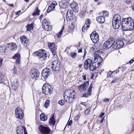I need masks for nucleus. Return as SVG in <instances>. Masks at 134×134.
Segmentation results:
<instances>
[{
  "mask_svg": "<svg viewBox=\"0 0 134 134\" xmlns=\"http://www.w3.org/2000/svg\"><path fill=\"white\" fill-rule=\"evenodd\" d=\"M65 103V102L64 100H60L58 102V103L61 105H64Z\"/></svg>",
  "mask_w": 134,
  "mask_h": 134,
  "instance_id": "obj_47",
  "label": "nucleus"
},
{
  "mask_svg": "<svg viewBox=\"0 0 134 134\" xmlns=\"http://www.w3.org/2000/svg\"><path fill=\"white\" fill-rule=\"evenodd\" d=\"M78 53H80L82 52V49H79L78 51Z\"/></svg>",
  "mask_w": 134,
  "mask_h": 134,
  "instance_id": "obj_59",
  "label": "nucleus"
},
{
  "mask_svg": "<svg viewBox=\"0 0 134 134\" xmlns=\"http://www.w3.org/2000/svg\"><path fill=\"white\" fill-rule=\"evenodd\" d=\"M118 79L116 77H115L114 78L113 80L111 81V83H116L118 82Z\"/></svg>",
  "mask_w": 134,
  "mask_h": 134,
  "instance_id": "obj_45",
  "label": "nucleus"
},
{
  "mask_svg": "<svg viewBox=\"0 0 134 134\" xmlns=\"http://www.w3.org/2000/svg\"><path fill=\"white\" fill-rule=\"evenodd\" d=\"M51 68L54 71L59 70L60 68V63L58 60H54L52 62Z\"/></svg>",
  "mask_w": 134,
  "mask_h": 134,
  "instance_id": "obj_8",
  "label": "nucleus"
},
{
  "mask_svg": "<svg viewBox=\"0 0 134 134\" xmlns=\"http://www.w3.org/2000/svg\"><path fill=\"white\" fill-rule=\"evenodd\" d=\"M96 44H94L92 47H91L90 49V51L91 52H93L94 51H95L96 49L97 48L96 46Z\"/></svg>",
  "mask_w": 134,
  "mask_h": 134,
  "instance_id": "obj_36",
  "label": "nucleus"
},
{
  "mask_svg": "<svg viewBox=\"0 0 134 134\" xmlns=\"http://www.w3.org/2000/svg\"><path fill=\"white\" fill-rule=\"evenodd\" d=\"M0 77L1 81H2L3 79L4 75L1 72H0Z\"/></svg>",
  "mask_w": 134,
  "mask_h": 134,
  "instance_id": "obj_48",
  "label": "nucleus"
},
{
  "mask_svg": "<svg viewBox=\"0 0 134 134\" xmlns=\"http://www.w3.org/2000/svg\"><path fill=\"white\" fill-rule=\"evenodd\" d=\"M7 47L12 51H15L17 48V46L14 43L7 44Z\"/></svg>",
  "mask_w": 134,
  "mask_h": 134,
  "instance_id": "obj_20",
  "label": "nucleus"
},
{
  "mask_svg": "<svg viewBox=\"0 0 134 134\" xmlns=\"http://www.w3.org/2000/svg\"><path fill=\"white\" fill-rule=\"evenodd\" d=\"M60 7L61 8L64 9L66 7L67 4L63 1H61L59 4Z\"/></svg>",
  "mask_w": 134,
  "mask_h": 134,
  "instance_id": "obj_30",
  "label": "nucleus"
},
{
  "mask_svg": "<svg viewBox=\"0 0 134 134\" xmlns=\"http://www.w3.org/2000/svg\"><path fill=\"white\" fill-rule=\"evenodd\" d=\"M40 118L42 121H45L47 119V118L45 115L42 114L40 115Z\"/></svg>",
  "mask_w": 134,
  "mask_h": 134,
  "instance_id": "obj_33",
  "label": "nucleus"
},
{
  "mask_svg": "<svg viewBox=\"0 0 134 134\" xmlns=\"http://www.w3.org/2000/svg\"><path fill=\"white\" fill-rule=\"evenodd\" d=\"M110 99H109L105 98L103 100V102H108L109 101Z\"/></svg>",
  "mask_w": 134,
  "mask_h": 134,
  "instance_id": "obj_52",
  "label": "nucleus"
},
{
  "mask_svg": "<svg viewBox=\"0 0 134 134\" xmlns=\"http://www.w3.org/2000/svg\"><path fill=\"white\" fill-rule=\"evenodd\" d=\"M12 86L13 87V88H14L15 90L16 88V87H15V85H14L13 86L12 85Z\"/></svg>",
  "mask_w": 134,
  "mask_h": 134,
  "instance_id": "obj_61",
  "label": "nucleus"
},
{
  "mask_svg": "<svg viewBox=\"0 0 134 134\" xmlns=\"http://www.w3.org/2000/svg\"><path fill=\"white\" fill-rule=\"evenodd\" d=\"M85 12L82 11L80 12L79 14V16L81 18H82L85 16Z\"/></svg>",
  "mask_w": 134,
  "mask_h": 134,
  "instance_id": "obj_40",
  "label": "nucleus"
},
{
  "mask_svg": "<svg viewBox=\"0 0 134 134\" xmlns=\"http://www.w3.org/2000/svg\"><path fill=\"white\" fill-rule=\"evenodd\" d=\"M3 61L2 59H0V66H1L2 65V62Z\"/></svg>",
  "mask_w": 134,
  "mask_h": 134,
  "instance_id": "obj_60",
  "label": "nucleus"
},
{
  "mask_svg": "<svg viewBox=\"0 0 134 134\" xmlns=\"http://www.w3.org/2000/svg\"><path fill=\"white\" fill-rule=\"evenodd\" d=\"M5 48L4 46H0V54H3L5 52Z\"/></svg>",
  "mask_w": 134,
  "mask_h": 134,
  "instance_id": "obj_34",
  "label": "nucleus"
},
{
  "mask_svg": "<svg viewBox=\"0 0 134 134\" xmlns=\"http://www.w3.org/2000/svg\"><path fill=\"white\" fill-rule=\"evenodd\" d=\"M38 129L40 132L43 134H48L51 131V130L48 127H45L42 125H40Z\"/></svg>",
  "mask_w": 134,
  "mask_h": 134,
  "instance_id": "obj_12",
  "label": "nucleus"
},
{
  "mask_svg": "<svg viewBox=\"0 0 134 134\" xmlns=\"http://www.w3.org/2000/svg\"><path fill=\"white\" fill-rule=\"evenodd\" d=\"M126 69V67H123V69H122V71H124Z\"/></svg>",
  "mask_w": 134,
  "mask_h": 134,
  "instance_id": "obj_63",
  "label": "nucleus"
},
{
  "mask_svg": "<svg viewBox=\"0 0 134 134\" xmlns=\"http://www.w3.org/2000/svg\"><path fill=\"white\" fill-rule=\"evenodd\" d=\"M70 7L74 12H78V5L75 2H73L70 4Z\"/></svg>",
  "mask_w": 134,
  "mask_h": 134,
  "instance_id": "obj_19",
  "label": "nucleus"
},
{
  "mask_svg": "<svg viewBox=\"0 0 134 134\" xmlns=\"http://www.w3.org/2000/svg\"><path fill=\"white\" fill-rule=\"evenodd\" d=\"M57 5V3L55 1H53L52 3V4L51 5L52 6L53 9L55 8V6Z\"/></svg>",
  "mask_w": 134,
  "mask_h": 134,
  "instance_id": "obj_43",
  "label": "nucleus"
},
{
  "mask_svg": "<svg viewBox=\"0 0 134 134\" xmlns=\"http://www.w3.org/2000/svg\"><path fill=\"white\" fill-rule=\"evenodd\" d=\"M96 64L94 62H92V60L91 59H88L85 61L84 64V68L86 70L89 68L90 70L91 71H94L97 68V66H95Z\"/></svg>",
  "mask_w": 134,
  "mask_h": 134,
  "instance_id": "obj_3",
  "label": "nucleus"
},
{
  "mask_svg": "<svg viewBox=\"0 0 134 134\" xmlns=\"http://www.w3.org/2000/svg\"><path fill=\"white\" fill-rule=\"evenodd\" d=\"M54 9L52 7L51 5L48 7L47 12V13H48Z\"/></svg>",
  "mask_w": 134,
  "mask_h": 134,
  "instance_id": "obj_44",
  "label": "nucleus"
},
{
  "mask_svg": "<svg viewBox=\"0 0 134 134\" xmlns=\"http://www.w3.org/2000/svg\"><path fill=\"white\" fill-rule=\"evenodd\" d=\"M87 52L86 51V49H85L84 50V54L83 55V58H84V57H85L86 54Z\"/></svg>",
  "mask_w": 134,
  "mask_h": 134,
  "instance_id": "obj_54",
  "label": "nucleus"
},
{
  "mask_svg": "<svg viewBox=\"0 0 134 134\" xmlns=\"http://www.w3.org/2000/svg\"><path fill=\"white\" fill-rule=\"evenodd\" d=\"M124 44L122 40H119L118 41H115L114 39V49H120L122 47Z\"/></svg>",
  "mask_w": 134,
  "mask_h": 134,
  "instance_id": "obj_14",
  "label": "nucleus"
},
{
  "mask_svg": "<svg viewBox=\"0 0 134 134\" xmlns=\"http://www.w3.org/2000/svg\"><path fill=\"white\" fill-rule=\"evenodd\" d=\"M114 38H111L105 41L103 44V48L105 49H107L111 47L114 48Z\"/></svg>",
  "mask_w": 134,
  "mask_h": 134,
  "instance_id": "obj_6",
  "label": "nucleus"
},
{
  "mask_svg": "<svg viewBox=\"0 0 134 134\" xmlns=\"http://www.w3.org/2000/svg\"><path fill=\"white\" fill-rule=\"evenodd\" d=\"M112 24L113 28L115 29H117L119 28L121 25V22L112 21Z\"/></svg>",
  "mask_w": 134,
  "mask_h": 134,
  "instance_id": "obj_25",
  "label": "nucleus"
},
{
  "mask_svg": "<svg viewBox=\"0 0 134 134\" xmlns=\"http://www.w3.org/2000/svg\"><path fill=\"white\" fill-rule=\"evenodd\" d=\"M50 100H47L44 103V106L45 108H47L49 105Z\"/></svg>",
  "mask_w": 134,
  "mask_h": 134,
  "instance_id": "obj_41",
  "label": "nucleus"
},
{
  "mask_svg": "<svg viewBox=\"0 0 134 134\" xmlns=\"http://www.w3.org/2000/svg\"><path fill=\"white\" fill-rule=\"evenodd\" d=\"M15 115L16 118L21 120L23 117L24 114L21 109L18 107L16 108L15 110Z\"/></svg>",
  "mask_w": 134,
  "mask_h": 134,
  "instance_id": "obj_9",
  "label": "nucleus"
},
{
  "mask_svg": "<svg viewBox=\"0 0 134 134\" xmlns=\"http://www.w3.org/2000/svg\"><path fill=\"white\" fill-rule=\"evenodd\" d=\"M9 6H11L12 7H14V5L13 4H9Z\"/></svg>",
  "mask_w": 134,
  "mask_h": 134,
  "instance_id": "obj_62",
  "label": "nucleus"
},
{
  "mask_svg": "<svg viewBox=\"0 0 134 134\" xmlns=\"http://www.w3.org/2000/svg\"><path fill=\"white\" fill-rule=\"evenodd\" d=\"M43 28L46 30L49 31L51 30L52 29V26L49 24V25H46L45 26H43Z\"/></svg>",
  "mask_w": 134,
  "mask_h": 134,
  "instance_id": "obj_32",
  "label": "nucleus"
},
{
  "mask_svg": "<svg viewBox=\"0 0 134 134\" xmlns=\"http://www.w3.org/2000/svg\"><path fill=\"white\" fill-rule=\"evenodd\" d=\"M64 29V26H63L61 30L59 32V34L57 35V38H59V37H60V36L62 35Z\"/></svg>",
  "mask_w": 134,
  "mask_h": 134,
  "instance_id": "obj_38",
  "label": "nucleus"
},
{
  "mask_svg": "<svg viewBox=\"0 0 134 134\" xmlns=\"http://www.w3.org/2000/svg\"><path fill=\"white\" fill-rule=\"evenodd\" d=\"M55 43H49L48 44V47L53 55H55L57 53V46H55Z\"/></svg>",
  "mask_w": 134,
  "mask_h": 134,
  "instance_id": "obj_13",
  "label": "nucleus"
},
{
  "mask_svg": "<svg viewBox=\"0 0 134 134\" xmlns=\"http://www.w3.org/2000/svg\"><path fill=\"white\" fill-rule=\"evenodd\" d=\"M134 61V60H133V59H132L129 62V63L130 64H131Z\"/></svg>",
  "mask_w": 134,
  "mask_h": 134,
  "instance_id": "obj_56",
  "label": "nucleus"
},
{
  "mask_svg": "<svg viewBox=\"0 0 134 134\" xmlns=\"http://www.w3.org/2000/svg\"><path fill=\"white\" fill-rule=\"evenodd\" d=\"M25 130H26V129L24 127L21 126H18L16 130L17 134H23Z\"/></svg>",
  "mask_w": 134,
  "mask_h": 134,
  "instance_id": "obj_24",
  "label": "nucleus"
},
{
  "mask_svg": "<svg viewBox=\"0 0 134 134\" xmlns=\"http://www.w3.org/2000/svg\"><path fill=\"white\" fill-rule=\"evenodd\" d=\"M75 93L73 90L70 89L67 90L64 93V98L66 102L71 103L75 98Z\"/></svg>",
  "mask_w": 134,
  "mask_h": 134,
  "instance_id": "obj_2",
  "label": "nucleus"
},
{
  "mask_svg": "<svg viewBox=\"0 0 134 134\" xmlns=\"http://www.w3.org/2000/svg\"><path fill=\"white\" fill-rule=\"evenodd\" d=\"M27 29V30L28 31H30L33 28V24H28L26 26Z\"/></svg>",
  "mask_w": 134,
  "mask_h": 134,
  "instance_id": "obj_39",
  "label": "nucleus"
},
{
  "mask_svg": "<svg viewBox=\"0 0 134 134\" xmlns=\"http://www.w3.org/2000/svg\"><path fill=\"white\" fill-rule=\"evenodd\" d=\"M70 55L72 58H74L77 56V54L75 52H71L70 53Z\"/></svg>",
  "mask_w": 134,
  "mask_h": 134,
  "instance_id": "obj_42",
  "label": "nucleus"
},
{
  "mask_svg": "<svg viewBox=\"0 0 134 134\" xmlns=\"http://www.w3.org/2000/svg\"><path fill=\"white\" fill-rule=\"evenodd\" d=\"M101 51L99 50L96 52L94 54V63L98 62L97 63V68H98L101 65L102 62L103 61V58L101 57V55L102 54L100 53Z\"/></svg>",
  "mask_w": 134,
  "mask_h": 134,
  "instance_id": "obj_4",
  "label": "nucleus"
},
{
  "mask_svg": "<svg viewBox=\"0 0 134 134\" xmlns=\"http://www.w3.org/2000/svg\"><path fill=\"white\" fill-rule=\"evenodd\" d=\"M13 71L14 74H16L17 73L16 69L15 68V66L13 70Z\"/></svg>",
  "mask_w": 134,
  "mask_h": 134,
  "instance_id": "obj_50",
  "label": "nucleus"
},
{
  "mask_svg": "<svg viewBox=\"0 0 134 134\" xmlns=\"http://www.w3.org/2000/svg\"><path fill=\"white\" fill-rule=\"evenodd\" d=\"M103 14V16L104 17V16H107L108 15L109 13L107 11H102V12L101 13H100L99 14L101 15V14Z\"/></svg>",
  "mask_w": 134,
  "mask_h": 134,
  "instance_id": "obj_37",
  "label": "nucleus"
},
{
  "mask_svg": "<svg viewBox=\"0 0 134 134\" xmlns=\"http://www.w3.org/2000/svg\"><path fill=\"white\" fill-rule=\"evenodd\" d=\"M104 114H105L104 113H101L98 118H102L103 116L104 115Z\"/></svg>",
  "mask_w": 134,
  "mask_h": 134,
  "instance_id": "obj_51",
  "label": "nucleus"
},
{
  "mask_svg": "<svg viewBox=\"0 0 134 134\" xmlns=\"http://www.w3.org/2000/svg\"><path fill=\"white\" fill-rule=\"evenodd\" d=\"M40 10L38 9L37 7H36L35 9V11L33 12L32 14V15L34 16H36V15H40Z\"/></svg>",
  "mask_w": 134,
  "mask_h": 134,
  "instance_id": "obj_31",
  "label": "nucleus"
},
{
  "mask_svg": "<svg viewBox=\"0 0 134 134\" xmlns=\"http://www.w3.org/2000/svg\"><path fill=\"white\" fill-rule=\"evenodd\" d=\"M72 123V120H70V121H68L67 122L66 125H68V126H70Z\"/></svg>",
  "mask_w": 134,
  "mask_h": 134,
  "instance_id": "obj_49",
  "label": "nucleus"
},
{
  "mask_svg": "<svg viewBox=\"0 0 134 134\" xmlns=\"http://www.w3.org/2000/svg\"><path fill=\"white\" fill-rule=\"evenodd\" d=\"M81 104L84 105L85 107H87V104H86V102H82L81 103Z\"/></svg>",
  "mask_w": 134,
  "mask_h": 134,
  "instance_id": "obj_53",
  "label": "nucleus"
},
{
  "mask_svg": "<svg viewBox=\"0 0 134 134\" xmlns=\"http://www.w3.org/2000/svg\"><path fill=\"white\" fill-rule=\"evenodd\" d=\"M91 110L90 109H87L85 111V114L86 115H88L90 112Z\"/></svg>",
  "mask_w": 134,
  "mask_h": 134,
  "instance_id": "obj_46",
  "label": "nucleus"
},
{
  "mask_svg": "<svg viewBox=\"0 0 134 134\" xmlns=\"http://www.w3.org/2000/svg\"><path fill=\"white\" fill-rule=\"evenodd\" d=\"M104 118V117H103L102 118H98L96 120V123L98 124L102 123L103 121Z\"/></svg>",
  "mask_w": 134,
  "mask_h": 134,
  "instance_id": "obj_35",
  "label": "nucleus"
},
{
  "mask_svg": "<svg viewBox=\"0 0 134 134\" xmlns=\"http://www.w3.org/2000/svg\"><path fill=\"white\" fill-rule=\"evenodd\" d=\"M51 70L48 68H46L44 69L42 72V76L44 79L47 78L51 74Z\"/></svg>",
  "mask_w": 134,
  "mask_h": 134,
  "instance_id": "obj_15",
  "label": "nucleus"
},
{
  "mask_svg": "<svg viewBox=\"0 0 134 134\" xmlns=\"http://www.w3.org/2000/svg\"><path fill=\"white\" fill-rule=\"evenodd\" d=\"M119 72V70H116V73L117 74Z\"/></svg>",
  "mask_w": 134,
  "mask_h": 134,
  "instance_id": "obj_64",
  "label": "nucleus"
},
{
  "mask_svg": "<svg viewBox=\"0 0 134 134\" xmlns=\"http://www.w3.org/2000/svg\"><path fill=\"white\" fill-rule=\"evenodd\" d=\"M42 91L45 95H49L52 93L53 89L50 85L44 84L42 87Z\"/></svg>",
  "mask_w": 134,
  "mask_h": 134,
  "instance_id": "obj_7",
  "label": "nucleus"
},
{
  "mask_svg": "<svg viewBox=\"0 0 134 134\" xmlns=\"http://www.w3.org/2000/svg\"><path fill=\"white\" fill-rule=\"evenodd\" d=\"M121 22V18L120 15L116 14L114 15L113 17L112 21Z\"/></svg>",
  "mask_w": 134,
  "mask_h": 134,
  "instance_id": "obj_26",
  "label": "nucleus"
},
{
  "mask_svg": "<svg viewBox=\"0 0 134 134\" xmlns=\"http://www.w3.org/2000/svg\"><path fill=\"white\" fill-rule=\"evenodd\" d=\"M97 20L98 22L100 23H103L105 21L104 17L103 16L100 15L97 18Z\"/></svg>",
  "mask_w": 134,
  "mask_h": 134,
  "instance_id": "obj_27",
  "label": "nucleus"
},
{
  "mask_svg": "<svg viewBox=\"0 0 134 134\" xmlns=\"http://www.w3.org/2000/svg\"><path fill=\"white\" fill-rule=\"evenodd\" d=\"M90 20L87 19L85 20V23L82 27V31L83 32H86L90 27Z\"/></svg>",
  "mask_w": 134,
  "mask_h": 134,
  "instance_id": "obj_18",
  "label": "nucleus"
},
{
  "mask_svg": "<svg viewBox=\"0 0 134 134\" xmlns=\"http://www.w3.org/2000/svg\"><path fill=\"white\" fill-rule=\"evenodd\" d=\"M89 85L88 81L85 82L81 84L78 87V89L80 91H85L87 89Z\"/></svg>",
  "mask_w": 134,
  "mask_h": 134,
  "instance_id": "obj_17",
  "label": "nucleus"
},
{
  "mask_svg": "<svg viewBox=\"0 0 134 134\" xmlns=\"http://www.w3.org/2000/svg\"><path fill=\"white\" fill-rule=\"evenodd\" d=\"M114 72H112L111 71H110L108 73V75H110V74H112Z\"/></svg>",
  "mask_w": 134,
  "mask_h": 134,
  "instance_id": "obj_58",
  "label": "nucleus"
},
{
  "mask_svg": "<svg viewBox=\"0 0 134 134\" xmlns=\"http://www.w3.org/2000/svg\"><path fill=\"white\" fill-rule=\"evenodd\" d=\"M134 22L130 17L123 18L122 21L121 26L124 31H131L134 29Z\"/></svg>",
  "mask_w": 134,
  "mask_h": 134,
  "instance_id": "obj_1",
  "label": "nucleus"
},
{
  "mask_svg": "<svg viewBox=\"0 0 134 134\" xmlns=\"http://www.w3.org/2000/svg\"><path fill=\"white\" fill-rule=\"evenodd\" d=\"M92 87V84H91L88 90V92L87 93L86 92L83 94L82 95V97H87L89 96H90L91 93V91Z\"/></svg>",
  "mask_w": 134,
  "mask_h": 134,
  "instance_id": "obj_23",
  "label": "nucleus"
},
{
  "mask_svg": "<svg viewBox=\"0 0 134 134\" xmlns=\"http://www.w3.org/2000/svg\"><path fill=\"white\" fill-rule=\"evenodd\" d=\"M90 37L93 42L97 43L99 41V35L96 31L93 32L90 35Z\"/></svg>",
  "mask_w": 134,
  "mask_h": 134,
  "instance_id": "obj_11",
  "label": "nucleus"
},
{
  "mask_svg": "<svg viewBox=\"0 0 134 134\" xmlns=\"http://www.w3.org/2000/svg\"><path fill=\"white\" fill-rule=\"evenodd\" d=\"M20 12H21L20 10L18 11H17L16 12L15 14L16 15H18L20 13Z\"/></svg>",
  "mask_w": 134,
  "mask_h": 134,
  "instance_id": "obj_55",
  "label": "nucleus"
},
{
  "mask_svg": "<svg viewBox=\"0 0 134 134\" xmlns=\"http://www.w3.org/2000/svg\"><path fill=\"white\" fill-rule=\"evenodd\" d=\"M21 43L26 47L28 46L29 43V40L27 39V37L24 35L22 36L20 38Z\"/></svg>",
  "mask_w": 134,
  "mask_h": 134,
  "instance_id": "obj_16",
  "label": "nucleus"
},
{
  "mask_svg": "<svg viewBox=\"0 0 134 134\" xmlns=\"http://www.w3.org/2000/svg\"><path fill=\"white\" fill-rule=\"evenodd\" d=\"M49 123L50 125L54 126L55 125V121L54 118V115L53 114V116L51 118Z\"/></svg>",
  "mask_w": 134,
  "mask_h": 134,
  "instance_id": "obj_28",
  "label": "nucleus"
},
{
  "mask_svg": "<svg viewBox=\"0 0 134 134\" xmlns=\"http://www.w3.org/2000/svg\"><path fill=\"white\" fill-rule=\"evenodd\" d=\"M50 23L49 22V21L48 20H47L46 19H44L42 20V27H43V26H45L46 25H49Z\"/></svg>",
  "mask_w": 134,
  "mask_h": 134,
  "instance_id": "obj_29",
  "label": "nucleus"
},
{
  "mask_svg": "<svg viewBox=\"0 0 134 134\" xmlns=\"http://www.w3.org/2000/svg\"><path fill=\"white\" fill-rule=\"evenodd\" d=\"M66 18L67 19L71 20L73 18V11L71 10H68L66 15Z\"/></svg>",
  "mask_w": 134,
  "mask_h": 134,
  "instance_id": "obj_22",
  "label": "nucleus"
},
{
  "mask_svg": "<svg viewBox=\"0 0 134 134\" xmlns=\"http://www.w3.org/2000/svg\"><path fill=\"white\" fill-rule=\"evenodd\" d=\"M13 58L15 60L16 64L19 65V64L20 63V56L19 53H17L15 54L13 57Z\"/></svg>",
  "mask_w": 134,
  "mask_h": 134,
  "instance_id": "obj_21",
  "label": "nucleus"
},
{
  "mask_svg": "<svg viewBox=\"0 0 134 134\" xmlns=\"http://www.w3.org/2000/svg\"><path fill=\"white\" fill-rule=\"evenodd\" d=\"M30 73V76L33 79L36 80L39 77L40 73L37 69H32Z\"/></svg>",
  "mask_w": 134,
  "mask_h": 134,
  "instance_id": "obj_10",
  "label": "nucleus"
},
{
  "mask_svg": "<svg viewBox=\"0 0 134 134\" xmlns=\"http://www.w3.org/2000/svg\"><path fill=\"white\" fill-rule=\"evenodd\" d=\"M33 55L34 56H37L39 58H42L43 59H46L47 57V55L45 50L42 49L39 50L33 53Z\"/></svg>",
  "mask_w": 134,
  "mask_h": 134,
  "instance_id": "obj_5",
  "label": "nucleus"
},
{
  "mask_svg": "<svg viewBox=\"0 0 134 134\" xmlns=\"http://www.w3.org/2000/svg\"><path fill=\"white\" fill-rule=\"evenodd\" d=\"M83 79L84 80H86V76L85 75H84L82 76Z\"/></svg>",
  "mask_w": 134,
  "mask_h": 134,
  "instance_id": "obj_57",
  "label": "nucleus"
}]
</instances>
